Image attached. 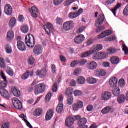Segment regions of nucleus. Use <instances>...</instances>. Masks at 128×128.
Returning <instances> with one entry per match:
<instances>
[{
	"instance_id": "11",
	"label": "nucleus",
	"mask_w": 128,
	"mask_h": 128,
	"mask_svg": "<svg viewBox=\"0 0 128 128\" xmlns=\"http://www.w3.org/2000/svg\"><path fill=\"white\" fill-rule=\"evenodd\" d=\"M17 46L19 50H20V52H26V44L21 40L18 42Z\"/></svg>"
},
{
	"instance_id": "6",
	"label": "nucleus",
	"mask_w": 128,
	"mask_h": 128,
	"mask_svg": "<svg viewBox=\"0 0 128 128\" xmlns=\"http://www.w3.org/2000/svg\"><path fill=\"white\" fill-rule=\"evenodd\" d=\"M12 102L14 106L17 110H20L22 108V103L16 98H14L12 100Z\"/></svg>"
},
{
	"instance_id": "40",
	"label": "nucleus",
	"mask_w": 128,
	"mask_h": 128,
	"mask_svg": "<svg viewBox=\"0 0 128 128\" xmlns=\"http://www.w3.org/2000/svg\"><path fill=\"white\" fill-rule=\"evenodd\" d=\"M6 72L8 76H14V70L10 68H8Z\"/></svg>"
},
{
	"instance_id": "33",
	"label": "nucleus",
	"mask_w": 128,
	"mask_h": 128,
	"mask_svg": "<svg viewBox=\"0 0 128 128\" xmlns=\"http://www.w3.org/2000/svg\"><path fill=\"white\" fill-rule=\"evenodd\" d=\"M56 110L58 114H61V112H62V110H64V104H58V106H57Z\"/></svg>"
},
{
	"instance_id": "58",
	"label": "nucleus",
	"mask_w": 128,
	"mask_h": 128,
	"mask_svg": "<svg viewBox=\"0 0 128 128\" xmlns=\"http://www.w3.org/2000/svg\"><path fill=\"white\" fill-rule=\"evenodd\" d=\"M52 92H58V84L55 83L52 88Z\"/></svg>"
},
{
	"instance_id": "30",
	"label": "nucleus",
	"mask_w": 128,
	"mask_h": 128,
	"mask_svg": "<svg viewBox=\"0 0 128 128\" xmlns=\"http://www.w3.org/2000/svg\"><path fill=\"white\" fill-rule=\"evenodd\" d=\"M113 94L114 96H120V89L119 88H116L113 90Z\"/></svg>"
},
{
	"instance_id": "41",
	"label": "nucleus",
	"mask_w": 128,
	"mask_h": 128,
	"mask_svg": "<svg viewBox=\"0 0 128 128\" xmlns=\"http://www.w3.org/2000/svg\"><path fill=\"white\" fill-rule=\"evenodd\" d=\"M68 18L70 20H74V18H78V16L76 12H70L68 14Z\"/></svg>"
},
{
	"instance_id": "7",
	"label": "nucleus",
	"mask_w": 128,
	"mask_h": 128,
	"mask_svg": "<svg viewBox=\"0 0 128 128\" xmlns=\"http://www.w3.org/2000/svg\"><path fill=\"white\" fill-rule=\"evenodd\" d=\"M44 52L42 46L40 44H37L35 46L34 50V53L36 56H40Z\"/></svg>"
},
{
	"instance_id": "63",
	"label": "nucleus",
	"mask_w": 128,
	"mask_h": 128,
	"mask_svg": "<svg viewBox=\"0 0 128 128\" xmlns=\"http://www.w3.org/2000/svg\"><path fill=\"white\" fill-rule=\"evenodd\" d=\"M74 2H70V0H67L65 3L64 4V6H70Z\"/></svg>"
},
{
	"instance_id": "10",
	"label": "nucleus",
	"mask_w": 128,
	"mask_h": 128,
	"mask_svg": "<svg viewBox=\"0 0 128 128\" xmlns=\"http://www.w3.org/2000/svg\"><path fill=\"white\" fill-rule=\"evenodd\" d=\"M112 93L110 92H105L102 93V100L104 102H108V100H110V98H112Z\"/></svg>"
},
{
	"instance_id": "53",
	"label": "nucleus",
	"mask_w": 128,
	"mask_h": 128,
	"mask_svg": "<svg viewBox=\"0 0 128 128\" xmlns=\"http://www.w3.org/2000/svg\"><path fill=\"white\" fill-rule=\"evenodd\" d=\"M119 85L121 88H124L126 86V81L124 79H120L119 81Z\"/></svg>"
},
{
	"instance_id": "9",
	"label": "nucleus",
	"mask_w": 128,
	"mask_h": 128,
	"mask_svg": "<svg viewBox=\"0 0 128 128\" xmlns=\"http://www.w3.org/2000/svg\"><path fill=\"white\" fill-rule=\"evenodd\" d=\"M4 12L6 16H12V7L10 4H6L4 6Z\"/></svg>"
},
{
	"instance_id": "42",
	"label": "nucleus",
	"mask_w": 128,
	"mask_h": 128,
	"mask_svg": "<svg viewBox=\"0 0 128 128\" xmlns=\"http://www.w3.org/2000/svg\"><path fill=\"white\" fill-rule=\"evenodd\" d=\"M29 12H31V14H34V12H37L38 14H40V12L36 6H32V8L29 9Z\"/></svg>"
},
{
	"instance_id": "61",
	"label": "nucleus",
	"mask_w": 128,
	"mask_h": 128,
	"mask_svg": "<svg viewBox=\"0 0 128 128\" xmlns=\"http://www.w3.org/2000/svg\"><path fill=\"white\" fill-rule=\"evenodd\" d=\"M52 70L53 74H56V66L54 64L52 65Z\"/></svg>"
},
{
	"instance_id": "12",
	"label": "nucleus",
	"mask_w": 128,
	"mask_h": 128,
	"mask_svg": "<svg viewBox=\"0 0 128 128\" xmlns=\"http://www.w3.org/2000/svg\"><path fill=\"white\" fill-rule=\"evenodd\" d=\"M84 40V36L82 34H80L75 38L74 42L76 44H80Z\"/></svg>"
},
{
	"instance_id": "46",
	"label": "nucleus",
	"mask_w": 128,
	"mask_h": 128,
	"mask_svg": "<svg viewBox=\"0 0 128 128\" xmlns=\"http://www.w3.org/2000/svg\"><path fill=\"white\" fill-rule=\"evenodd\" d=\"M116 50L114 48H110L108 50V54H116Z\"/></svg>"
},
{
	"instance_id": "18",
	"label": "nucleus",
	"mask_w": 128,
	"mask_h": 128,
	"mask_svg": "<svg viewBox=\"0 0 128 128\" xmlns=\"http://www.w3.org/2000/svg\"><path fill=\"white\" fill-rule=\"evenodd\" d=\"M118 82V78L116 77H113L110 80L109 84H110V86L114 88L116 86Z\"/></svg>"
},
{
	"instance_id": "59",
	"label": "nucleus",
	"mask_w": 128,
	"mask_h": 128,
	"mask_svg": "<svg viewBox=\"0 0 128 128\" xmlns=\"http://www.w3.org/2000/svg\"><path fill=\"white\" fill-rule=\"evenodd\" d=\"M79 66L78 60H75L71 63V66L72 68H75V66Z\"/></svg>"
},
{
	"instance_id": "62",
	"label": "nucleus",
	"mask_w": 128,
	"mask_h": 128,
	"mask_svg": "<svg viewBox=\"0 0 128 128\" xmlns=\"http://www.w3.org/2000/svg\"><path fill=\"white\" fill-rule=\"evenodd\" d=\"M94 110V106L92 105H88L87 107L88 112H92Z\"/></svg>"
},
{
	"instance_id": "26",
	"label": "nucleus",
	"mask_w": 128,
	"mask_h": 128,
	"mask_svg": "<svg viewBox=\"0 0 128 128\" xmlns=\"http://www.w3.org/2000/svg\"><path fill=\"white\" fill-rule=\"evenodd\" d=\"M98 66V64L95 62H92L88 66V70H96Z\"/></svg>"
},
{
	"instance_id": "37",
	"label": "nucleus",
	"mask_w": 128,
	"mask_h": 128,
	"mask_svg": "<svg viewBox=\"0 0 128 128\" xmlns=\"http://www.w3.org/2000/svg\"><path fill=\"white\" fill-rule=\"evenodd\" d=\"M28 26H24L21 28V32L22 34H28Z\"/></svg>"
},
{
	"instance_id": "38",
	"label": "nucleus",
	"mask_w": 128,
	"mask_h": 128,
	"mask_svg": "<svg viewBox=\"0 0 128 128\" xmlns=\"http://www.w3.org/2000/svg\"><path fill=\"white\" fill-rule=\"evenodd\" d=\"M74 92L72 88H69L67 89L66 92V94L67 96L70 97V96H72V92Z\"/></svg>"
},
{
	"instance_id": "47",
	"label": "nucleus",
	"mask_w": 128,
	"mask_h": 128,
	"mask_svg": "<svg viewBox=\"0 0 128 128\" xmlns=\"http://www.w3.org/2000/svg\"><path fill=\"white\" fill-rule=\"evenodd\" d=\"M28 70H27L22 76V80H28Z\"/></svg>"
},
{
	"instance_id": "24",
	"label": "nucleus",
	"mask_w": 128,
	"mask_h": 128,
	"mask_svg": "<svg viewBox=\"0 0 128 128\" xmlns=\"http://www.w3.org/2000/svg\"><path fill=\"white\" fill-rule=\"evenodd\" d=\"M102 50V45L99 44L94 46L92 52H93V54H94V52H100V50Z\"/></svg>"
},
{
	"instance_id": "35",
	"label": "nucleus",
	"mask_w": 128,
	"mask_h": 128,
	"mask_svg": "<svg viewBox=\"0 0 128 128\" xmlns=\"http://www.w3.org/2000/svg\"><path fill=\"white\" fill-rule=\"evenodd\" d=\"M126 100V96L124 95L120 96L118 98V102L119 104H124Z\"/></svg>"
},
{
	"instance_id": "43",
	"label": "nucleus",
	"mask_w": 128,
	"mask_h": 128,
	"mask_svg": "<svg viewBox=\"0 0 128 128\" xmlns=\"http://www.w3.org/2000/svg\"><path fill=\"white\" fill-rule=\"evenodd\" d=\"M106 30V27L104 26H99L98 27H97L96 32L97 34H100V32H102V30Z\"/></svg>"
},
{
	"instance_id": "14",
	"label": "nucleus",
	"mask_w": 128,
	"mask_h": 128,
	"mask_svg": "<svg viewBox=\"0 0 128 128\" xmlns=\"http://www.w3.org/2000/svg\"><path fill=\"white\" fill-rule=\"evenodd\" d=\"M94 60H100L106 58V54L104 52H98L96 53L93 57Z\"/></svg>"
},
{
	"instance_id": "36",
	"label": "nucleus",
	"mask_w": 128,
	"mask_h": 128,
	"mask_svg": "<svg viewBox=\"0 0 128 128\" xmlns=\"http://www.w3.org/2000/svg\"><path fill=\"white\" fill-rule=\"evenodd\" d=\"M77 83L79 84H84L86 83V79L82 76H80L77 80Z\"/></svg>"
},
{
	"instance_id": "54",
	"label": "nucleus",
	"mask_w": 128,
	"mask_h": 128,
	"mask_svg": "<svg viewBox=\"0 0 128 128\" xmlns=\"http://www.w3.org/2000/svg\"><path fill=\"white\" fill-rule=\"evenodd\" d=\"M64 23V20H62V18H56V24H59V25H62V24Z\"/></svg>"
},
{
	"instance_id": "32",
	"label": "nucleus",
	"mask_w": 128,
	"mask_h": 128,
	"mask_svg": "<svg viewBox=\"0 0 128 128\" xmlns=\"http://www.w3.org/2000/svg\"><path fill=\"white\" fill-rule=\"evenodd\" d=\"M6 54H10L12 52V46L10 44H8L6 46Z\"/></svg>"
},
{
	"instance_id": "28",
	"label": "nucleus",
	"mask_w": 128,
	"mask_h": 128,
	"mask_svg": "<svg viewBox=\"0 0 128 128\" xmlns=\"http://www.w3.org/2000/svg\"><path fill=\"white\" fill-rule=\"evenodd\" d=\"M122 6V4H118L117 6L113 9L111 10V12L114 14V16H116V12Z\"/></svg>"
},
{
	"instance_id": "56",
	"label": "nucleus",
	"mask_w": 128,
	"mask_h": 128,
	"mask_svg": "<svg viewBox=\"0 0 128 128\" xmlns=\"http://www.w3.org/2000/svg\"><path fill=\"white\" fill-rule=\"evenodd\" d=\"M86 28V26L80 27V28L77 30V34H82L84 32Z\"/></svg>"
},
{
	"instance_id": "21",
	"label": "nucleus",
	"mask_w": 128,
	"mask_h": 128,
	"mask_svg": "<svg viewBox=\"0 0 128 128\" xmlns=\"http://www.w3.org/2000/svg\"><path fill=\"white\" fill-rule=\"evenodd\" d=\"M12 93L13 94L14 96H16V98H19V96H20V90L14 88H12Z\"/></svg>"
},
{
	"instance_id": "44",
	"label": "nucleus",
	"mask_w": 128,
	"mask_h": 128,
	"mask_svg": "<svg viewBox=\"0 0 128 128\" xmlns=\"http://www.w3.org/2000/svg\"><path fill=\"white\" fill-rule=\"evenodd\" d=\"M52 96V92H49L47 94L46 97V102H48L50 100Z\"/></svg>"
},
{
	"instance_id": "3",
	"label": "nucleus",
	"mask_w": 128,
	"mask_h": 128,
	"mask_svg": "<svg viewBox=\"0 0 128 128\" xmlns=\"http://www.w3.org/2000/svg\"><path fill=\"white\" fill-rule=\"evenodd\" d=\"M46 91V84H39L36 86L34 92L36 96H38L40 94H44Z\"/></svg>"
},
{
	"instance_id": "15",
	"label": "nucleus",
	"mask_w": 128,
	"mask_h": 128,
	"mask_svg": "<svg viewBox=\"0 0 128 128\" xmlns=\"http://www.w3.org/2000/svg\"><path fill=\"white\" fill-rule=\"evenodd\" d=\"M112 34V30H107L100 34L98 36V38H99V40L104 38H106V36H110V34Z\"/></svg>"
},
{
	"instance_id": "2",
	"label": "nucleus",
	"mask_w": 128,
	"mask_h": 128,
	"mask_svg": "<svg viewBox=\"0 0 128 128\" xmlns=\"http://www.w3.org/2000/svg\"><path fill=\"white\" fill-rule=\"evenodd\" d=\"M26 44L28 48H34L36 46V38L32 34H28L25 38Z\"/></svg>"
},
{
	"instance_id": "45",
	"label": "nucleus",
	"mask_w": 128,
	"mask_h": 128,
	"mask_svg": "<svg viewBox=\"0 0 128 128\" xmlns=\"http://www.w3.org/2000/svg\"><path fill=\"white\" fill-rule=\"evenodd\" d=\"M0 66L2 68H6V63L4 62V58H0Z\"/></svg>"
},
{
	"instance_id": "39",
	"label": "nucleus",
	"mask_w": 128,
	"mask_h": 128,
	"mask_svg": "<svg viewBox=\"0 0 128 128\" xmlns=\"http://www.w3.org/2000/svg\"><path fill=\"white\" fill-rule=\"evenodd\" d=\"M36 82H34L32 84L31 86L28 88V92H32L34 91V88H36Z\"/></svg>"
},
{
	"instance_id": "52",
	"label": "nucleus",
	"mask_w": 128,
	"mask_h": 128,
	"mask_svg": "<svg viewBox=\"0 0 128 128\" xmlns=\"http://www.w3.org/2000/svg\"><path fill=\"white\" fill-rule=\"evenodd\" d=\"M74 103V97L73 96H69L68 99V104L70 106H72Z\"/></svg>"
},
{
	"instance_id": "4",
	"label": "nucleus",
	"mask_w": 128,
	"mask_h": 128,
	"mask_svg": "<svg viewBox=\"0 0 128 128\" xmlns=\"http://www.w3.org/2000/svg\"><path fill=\"white\" fill-rule=\"evenodd\" d=\"M74 22L68 21L64 22L63 24V28L65 32H68L74 28Z\"/></svg>"
},
{
	"instance_id": "50",
	"label": "nucleus",
	"mask_w": 128,
	"mask_h": 128,
	"mask_svg": "<svg viewBox=\"0 0 128 128\" xmlns=\"http://www.w3.org/2000/svg\"><path fill=\"white\" fill-rule=\"evenodd\" d=\"M122 46L123 52H124L126 56H128V48L127 47L126 45V44H123Z\"/></svg>"
},
{
	"instance_id": "20",
	"label": "nucleus",
	"mask_w": 128,
	"mask_h": 128,
	"mask_svg": "<svg viewBox=\"0 0 128 128\" xmlns=\"http://www.w3.org/2000/svg\"><path fill=\"white\" fill-rule=\"evenodd\" d=\"M74 118H68L66 120L65 124L66 126H72L74 124Z\"/></svg>"
},
{
	"instance_id": "34",
	"label": "nucleus",
	"mask_w": 128,
	"mask_h": 128,
	"mask_svg": "<svg viewBox=\"0 0 128 128\" xmlns=\"http://www.w3.org/2000/svg\"><path fill=\"white\" fill-rule=\"evenodd\" d=\"M42 114V108H37L34 112L35 116H40Z\"/></svg>"
},
{
	"instance_id": "19",
	"label": "nucleus",
	"mask_w": 128,
	"mask_h": 128,
	"mask_svg": "<svg viewBox=\"0 0 128 128\" xmlns=\"http://www.w3.org/2000/svg\"><path fill=\"white\" fill-rule=\"evenodd\" d=\"M48 26H47L46 28H45V30L48 36H50L52 31L54 30V26L50 23H48Z\"/></svg>"
},
{
	"instance_id": "60",
	"label": "nucleus",
	"mask_w": 128,
	"mask_h": 128,
	"mask_svg": "<svg viewBox=\"0 0 128 128\" xmlns=\"http://www.w3.org/2000/svg\"><path fill=\"white\" fill-rule=\"evenodd\" d=\"M80 72H82V70L78 68L75 70L74 74V76H78Z\"/></svg>"
},
{
	"instance_id": "13",
	"label": "nucleus",
	"mask_w": 128,
	"mask_h": 128,
	"mask_svg": "<svg viewBox=\"0 0 128 128\" xmlns=\"http://www.w3.org/2000/svg\"><path fill=\"white\" fill-rule=\"evenodd\" d=\"M84 108V102L82 101H78L77 104L73 105V110L74 112H78L80 108Z\"/></svg>"
},
{
	"instance_id": "27",
	"label": "nucleus",
	"mask_w": 128,
	"mask_h": 128,
	"mask_svg": "<svg viewBox=\"0 0 128 128\" xmlns=\"http://www.w3.org/2000/svg\"><path fill=\"white\" fill-rule=\"evenodd\" d=\"M92 54H94L92 50L84 52L81 54V58H88V56H90Z\"/></svg>"
},
{
	"instance_id": "51",
	"label": "nucleus",
	"mask_w": 128,
	"mask_h": 128,
	"mask_svg": "<svg viewBox=\"0 0 128 128\" xmlns=\"http://www.w3.org/2000/svg\"><path fill=\"white\" fill-rule=\"evenodd\" d=\"M78 62L79 66H84V64H86V63L88 62V60H86L83 59L80 60H78Z\"/></svg>"
},
{
	"instance_id": "16",
	"label": "nucleus",
	"mask_w": 128,
	"mask_h": 128,
	"mask_svg": "<svg viewBox=\"0 0 128 128\" xmlns=\"http://www.w3.org/2000/svg\"><path fill=\"white\" fill-rule=\"evenodd\" d=\"M14 38V32L12 31H9L8 32L6 40L9 42H12V40Z\"/></svg>"
},
{
	"instance_id": "55",
	"label": "nucleus",
	"mask_w": 128,
	"mask_h": 128,
	"mask_svg": "<svg viewBox=\"0 0 128 128\" xmlns=\"http://www.w3.org/2000/svg\"><path fill=\"white\" fill-rule=\"evenodd\" d=\"M64 0H54V6H60V4H62Z\"/></svg>"
},
{
	"instance_id": "23",
	"label": "nucleus",
	"mask_w": 128,
	"mask_h": 128,
	"mask_svg": "<svg viewBox=\"0 0 128 128\" xmlns=\"http://www.w3.org/2000/svg\"><path fill=\"white\" fill-rule=\"evenodd\" d=\"M112 110V106H108L102 110V112L103 114H108Z\"/></svg>"
},
{
	"instance_id": "31",
	"label": "nucleus",
	"mask_w": 128,
	"mask_h": 128,
	"mask_svg": "<svg viewBox=\"0 0 128 128\" xmlns=\"http://www.w3.org/2000/svg\"><path fill=\"white\" fill-rule=\"evenodd\" d=\"M87 81L90 84H96L98 82V80H96V79L94 78H88Z\"/></svg>"
},
{
	"instance_id": "17",
	"label": "nucleus",
	"mask_w": 128,
	"mask_h": 128,
	"mask_svg": "<svg viewBox=\"0 0 128 128\" xmlns=\"http://www.w3.org/2000/svg\"><path fill=\"white\" fill-rule=\"evenodd\" d=\"M36 76H40L41 78H44L46 76V70H38L36 72Z\"/></svg>"
},
{
	"instance_id": "1",
	"label": "nucleus",
	"mask_w": 128,
	"mask_h": 128,
	"mask_svg": "<svg viewBox=\"0 0 128 128\" xmlns=\"http://www.w3.org/2000/svg\"><path fill=\"white\" fill-rule=\"evenodd\" d=\"M1 76L4 81L1 82L0 86V94H1L2 96L6 98V100H9L10 98V93L8 92L6 90V88L8 86V80L6 79V76L4 75V73L2 72Z\"/></svg>"
},
{
	"instance_id": "57",
	"label": "nucleus",
	"mask_w": 128,
	"mask_h": 128,
	"mask_svg": "<svg viewBox=\"0 0 128 128\" xmlns=\"http://www.w3.org/2000/svg\"><path fill=\"white\" fill-rule=\"evenodd\" d=\"M116 0H108L104 3V6H108V4H112L116 2Z\"/></svg>"
},
{
	"instance_id": "64",
	"label": "nucleus",
	"mask_w": 128,
	"mask_h": 128,
	"mask_svg": "<svg viewBox=\"0 0 128 128\" xmlns=\"http://www.w3.org/2000/svg\"><path fill=\"white\" fill-rule=\"evenodd\" d=\"M2 128H10V122H6L3 124L2 126Z\"/></svg>"
},
{
	"instance_id": "48",
	"label": "nucleus",
	"mask_w": 128,
	"mask_h": 128,
	"mask_svg": "<svg viewBox=\"0 0 128 128\" xmlns=\"http://www.w3.org/2000/svg\"><path fill=\"white\" fill-rule=\"evenodd\" d=\"M34 62H36V60L32 56L30 57L28 60V64L30 66H32V64H34Z\"/></svg>"
},
{
	"instance_id": "49",
	"label": "nucleus",
	"mask_w": 128,
	"mask_h": 128,
	"mask_svg": "<svg viewBox=\"0 0 128 128\" xmlns=\"http://www.w3.org/2000/svg\"><path fill=\"white\" fill-rule=\"evenodd\" d=\"M74 94L75 96H82V92L78 90H75Z\"/></svg>"
},
{
	"instance_id": "22",
	"label": "nucleus",
	"mask_w": 128,
	"mask_h": 128,
	"mask_svg": "<svg viewBox=\"0 0 128 128\" xmlns=\"http://www.w3.org/2000/svg\"><path fill=\"white\" fill-rule=\"evenodd\" d=\"M54 110H52L48 111L46 114V120H50L52 118V116H54Z\"/></svg>"
},
{
	"instance_id": "5",
	"label": "nucleus",
	"mask_w": 128,
	"mask_h": 128,
	"mask_svg": "<svg viewBox=\"0 0 128 128\" xmlns=\"http://www.w3.org/2000/svg\"><path fill=\"white\" fill-rule=\"evenodd\" d=\"M104 20H106V17H104V15L101 14L100 15L98 18L96 20L95 26L96 28H98L100 26H102L104 22Z\"/></svg>"
},
{
	"instance_id": "29",
	"label": "nucleus",
	"mask_w": 128,
	"mask_h": 128,
	"mask_svg": "<svg viewBox=\"0 0 128 128\" xmlns=\"http://www.w3.org/2000/svg\"><path fill=\"white\" fill-rule=\"evenodd\" d=\"M16 18H11L9 22L10 28H14L16 26Z\"/></svg>"
},
{
	"instance_id": "25",
	"label": "nucleus",
	"mask_w": 128,
	"mask_h": 128,
	"mask_svg": "<svg viewBox=\"0 0 128 128\" xmlns=\"http://www.w3.org/2000/svg\"><path fill=\"white\" fill-rule=\"evenodd\" d=\"M110 62L112 64H120V60L118 56H113L111 58Z\"/></svg>"
},
{
	"instance_id": "8",
	"label": "nucleus",
	"mask_w": 128,
	"mask_h": 128,
	"mask_svg": "<svg viewBox=\"0 0 128 128\" xmlns=\"http://www.w3.org/2000/svg\"><path fill=\"white\" fill-rule=\"evenodd\" d=\"M88 120L86 118H82L78 122V126L79 128H88V126L86 124Z\"/></svg>"
}]
</instances>
